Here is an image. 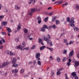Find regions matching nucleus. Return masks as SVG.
I'll return each instance as SVG.
<instances>
[{
	"instance_id": "f257e3e1",
	"label": "nucleus",
	"mask_w": 79,
	"mask_h": 79,
	"mask_svg": "<svg viewBox=\"0 0 79 79\" xmlns=\"http://www.w3.org/2000/svg\"><path fill=\"white\" fill-rule=\"evenodd\" d=\"M26 46V43L25 42H23L22 43V46L21 47V45H19L18 46L16 47V48H17L16 49H20V50H23V48L25 47Z\"/></svg>"
},
{
	"instance_id": "f03ea898",
	"label": "nucleus",
	"mask_w": 79,
	"mask_h": 79,
	"mask_svg": "<svg viewBox=\"0 0 79 79\" xmlns=\"http://www.w3.org/2000/svg\"><path fill=\"white\" fill-rule=\"evenodd\" d=\"M74 23V18L72 17L71 18V20L69 22V25L72 27H73L74 26V24H73Z\"/></svg>"
},
{
	"instance_id": "7ed1b4c3",
	"label": "nucleus",
	"mask_w": 79,
	"mask_h": 79,
	"mask_svg": "<svg viewBox=\"0 0 79 79\" xmlns=\"http://www.w3.org/2000/svg\"><path fill=\"white\" fill-rule=\"evenodd\" d=\"M8 64H9V62L8 61H7L5 63L4 62L2 63V65L1 66V68H4V67H5L6 65H8Z\"/></svg>"
},
{
	"instance_id": "20e7f679",
	"label": "nucleus",
	"mask_w": 79,
	"mask_h": 79,
	"mask_svg": "<svg viewBox=\"0 0 79 79\" xmlns=\"http://www.w3.org/2000/svg\"><path fill=\"white\" fill-rule=\"evenodd\" d=\"M31 12L28 15H30V16H32V12H35V9H31Z\"/></svg>"
},
{
	"instance_id": "39448f33",
	"label": "nucleus",
	"mask_w": 79,
	"mask_h": 79,
	"mask_svg": "<svg viewBox=\"0 0 79 79\" xmlns=\"http://www.w3.org/2000/svg\"><path fill=\"white\" fill-rule=\"evenodd\" d=\"M6 28H7V29L8 35V36H10V33H11V30L10 28L6 27Z\"/></svg>"
},
{
	"instance_id": "423d86ee",
	"label": "nucleus",
	"mask_w": 79,
	"mask_h": 79,
	"mask_svg": "<svg viewBox=\"0 0 79 79\" xmlns=\"http://www.w3.org/2000/svg\"><path fill=\"white\" fill-rule=\"evenodd\" d=\"M43 39L44 40H45V41H46L47 42H48V40H48V38L47 37V35L46 36H44L43 37Z\"/></svg>"
},
{
	"instance_id": "0eeeda50",
	"label": "nucleus",
	"mask_w": 79,
	"mask_h": 79,
	"mask_svg": "<svg viewBox=\"0 0 79 79\" xmlns=\"http://www.w3.org/2000/svg\"><path fill=\"white\" fill-rule=\"evenodd\" d=\"M48 44H50V47H52L53 46V44H52V42L50 40H49L48 42H47Z\"/></svg>"
},
{
	"instance_id": "6e6552de",
	"label": "nucleus",
	"mask_w": 79,
	"mask_h": 79,
	"mask_svg": "<svg viewBox=\"0 0 79 79\" xmlns=\"http://www.w3.org/2000/svg\"><path fill=\"white\" fill-rule=\"evenodd\" d=\"M69 56H73V55H74V50H72L70 53H69Z\"/></svg>"
},
{
	"instance_id": "1a4fd4ad",
	"label": "nucleus",
	"mask_w": 79,
	"mask_h": 79,
	"mask_svg": "<svg viewBox=\"0 0 79 79\" xmlns=\"http://www.w3.org/2000/svg\"><path fill=\"white\" fill-rule=\"evenodd\" d=\"M35 0H30L29 2V4H31V3H32L33 4H34L35 3Z\"/></svg>"
},
{
	"instance_id": "9d476101",
	"label": "nucleus",
	"mask_w": 79,
	"mask_h": 79,
	"mask_svg": "<svg viewBox=\"0 0 79 79\" xmlns=\"http://www.w3.org/2000/svg\"><path fill=\"white\" fill-rule=\"evenodd\" d=\"M75 65H74V66L75 68L77 67V66H79V62L78 61H75Z\"/></svg>"
},
{
	"instance_id": "9b49d317",
	"label": "nucleus",
	"mask_w": 79,
	"mask_h": 79,
	"mask_svg": "<svg viewBox=\"0 0 79 79\" xmlns=\"http://www.w3.org/2000/svg\"><path fill=\"white\" fill-rule=\"evenodd\" d=\"M7 24V22H2L1 24V26H5Z\"/></svg>"
},
{
	"instance_id": "f8f14e48",
	"label": "nucleus",
	"mask_w": 79,
	"mask_h": 79,
	"mask_svg": "<svg viewBox=\"0 0 79 79\" xmlns=\"http://www.w3.org/2000/svg\"><path fill=\"white\" fill-rule=\"evenodd\" d=\"M23 31L24 33H25V34H27V33L28 32V30H27L26 28H24Z\"/></svg>"
},
{
	"instance_id": "ddd939ff",
	"label": "nucleus",
	"mask_w": 79,
	"mask_h": 79,
	"mask_svg": "<svg viewBox=\"0 0 79 79\" xmlns=\"http://www.w3.org/2000/svg\"><path fill=\"white\" fill-rule=\"evenodd\" d=\"M40 31H42V32H45V28L43 27L41 28L40 29Z\"/></svg>"
},
{
	"instance_id": "4468645a",
	"label": "nucleus",
	"mask_w": 79,
	"mask_h": 79,
	"mask_svg": "<svg viewBox=\"0 0 79 79\" xmlns=\"http://www.w3.org/2000/svg\"><path fill=\"white\" fill-rule=\"evenodd\" d=\"M14 67V68H16V67H18V65L15 63H14L13 65L12 66V67Z\"/></svg>"
},
{
	"instance_id": "2eb2a0df",
	"label": "nucleus",
	"mask_w": 79,
	"mask_h": 79,
	"mask_svg": "<svg viewBox=\"0 0 79 79\" xmlns=\"http://www.w3.org/2000/svg\"><path fill=\"white\" fill-rule=\"evenodd\" d=\"M40 53H37L36 54L35 57L36 58H39V57H40Z\"/></svg>"
},
{
	"instance_id": "dca6fc26",
	"label": "nucleus",
	"mask_w": 79,
	"mask_h": 79,
	"mask_svg": "<svg viewBox=\"0 0 79 79\" xmlns=\"http://www.w3.org/2000/svg\"><path fill=\"white\" fill-rule=\"evenodd\" d=\"M17 60L15 58H14L12 61V63H16V61Z\"/></svg>"
},
{
	"instance_id": "f3484780",
	"label": "nucleus",
	"mask_w": 79,
	"mask_h": 79,
	"mask_svg": "<svg viewBox=\"0 0 79 79\" xmlns=\"http://www.w3.org/2000/svg\"><path fill=\"white\" fill-rule=\"evenodd\" d=\"M45 46H42L40 48V50H44V49H45Z\"/></svg>"
},
{
	"instance_id": "a211bd4d",
	"label": "nucleus",
	"mask_w": 79,
	"mask_h": 79,
	"mask_svg": "<svg viewBox=\"0 0 79 79\" xmlns=\"http://www.w3.org/2000/svg\"><path fill=\"white\" fill-rule=\"evenodd\" d=\"M18 70L17 69H15V70H13L12 71V73H18Z\"/></svg>"
},
{
	"instance_id": "6ab92c4d",
	"label": "nucleus",
	"mask_w": 79,
	"mask_h": 79,
	"mask_svg": "<svg viewBox=\"0 0 79 79\" xmlns=\"http://www.w3.org/2000/svg\"><path fill=\"white\" fill-rule=\"evenodd\" d=\"M15 9L16 10H19L20 9V7L17 6H15Z\"/></svg>"
},
{
	"instance_id": "aec40b11",
	"label": "nucleus",
	"mask_w": 79,
	"mask_h": 79,
	"mask_svg": "<svg viewBox=\"0 0 79 79\" xmlns=\"http://www.w3.org/2000/svg\"><path fill=\"white\" fill-rule=\"evenodd\" d=\"M21 26L20 23H19V25L18 26L17 29L18 31H19L20 29H21Z\"/></svg>"
},
{
	"instance_id": "412c9836",
	"label": "nucleus",
	"mask_w": 79,
	"mask_h": 79,
	"mask_svg": "<svg viewBox=\"0 0 79 79\" xmlns=\"http://www.w3.org/2000/svg\"><path fill=\"white\" fill-rule=\"evenodd\" d=\"M56 3H58L59 4H61V3H63V1H60L58 2H55V4Z\"/></svg>"
},
{
	"instance_id": "4be33fe9",
	"label": "nucleus",
	"mask_w": 79,
	"mask_h": 79,
	"mask_svg": "<svg viewBox=\"0 0 79 79\" xmlns=\"http://www.w3.org/2000/svg\"><path fill=\"white\" fill-rule=\"evenodd\" d=\"M57 71L56 73V74L57 76H59V75H60V74H61V72H60V71H59L58 70V69H57Z\"/></svg>"
},
{
	"instance_id": "5701e85b",
	"label": "nucleus",
	"mask_w": 79,
	"mask_h": 79,
	"mask_svg": "<svg viewBox=\"0 0 79 79\" xmlns=\"http://www.w3.org/2000/svg\"><path fill=\"white\" fill-rule=\"evenodd\" d=\"M36 48V46L35 45H33L32 47L31 48V50H34Z\"/></svg>"
},
{
	"instance_id": "b1692460",
	"label": "nucleus",
	"mask_w": 79,
	"mask_h": 79,
	"mask_svg": "<svg viewBox=\"0 0 79 79\" xmlns=\"http://www.w3.org/2000/svg\"><path fill=\"white\" fill-rule=\"evenodd\" d=\"M74 29L75 32H77V31L79 30V29L77 28V27H74Z\"/></svg>"
},
{
	"instance_id": "393cba45",
	"label": "nucleus",
	"mask_w": 79,
	"mask_h": 79,
	"mask_svg": "<svg viewBox=\"0 0 79 79\" xmlns=\"http://www.w3.org/2000/svg\"><path fill=\"white\" fill-rule=\"evenodd\" d=\"M36 20L37 21H39L40 20H42V19L40 17H38L37 18H36Z\"/></svg>"
},
{
	"instance_id": "a878e982",
	"label": "nucleus",
	"mask_w": 79,
	"mask_h": 79,
	"mask_svg": "<svg viewBox=\"0 0 79 79\" xmlns=\"http://www.w3.org/2000/svg\"><path fill=\"white\" fill-rule=\"evenodd\" d=\"M52 27L53 29H56L57 28V27L55 26V24H54L52 26Z\"/></svg>"
},
{
	"instance_id": "bb28decb",
	"label": "nucleus",
	"mask_w": 79,
	"mask_h": 79,
	"mask_svg": "<svg viewBox=\"0 0 79 79\" xmlns=\"http://www.w3.org/2000/svg\"><path fill=\"white\" fill-rule=\"evenodd\" d=\"M56 24H60V21L58 20H56Z\"/></svg>"
},
{
	"instance_id": "cd10ccee",
	"label": "nucleus",
	"mask_w": 79,
	"mask_h": 79,
	"mask_svg": "<svg viewBox=\"0 0 79 79\" xmlns=\"http://www.w3.org/2000/svg\"><path fill=\"white\" fill-rule=\"evenodd\" d=\"M48 19V17H46L44 19V21L45 23L47 22V20Z\"/></svg>"
},
{
	"instance_id": "c85d7f7f",
	"label": "nucleus",
	"mask_w": 79,
	"mask_h": 79,
	"mask_svg": "<svg viewBox=\"0 0 79 79\" xmlns=\"http://www.w3.org/2000/svg\"><path fill=\"white\" fill-rule=\"evenodd\" d=\"M37 63L38 65H39V66H41V62L40 61L38 60L37 62Z\"/></svg>"
},
{
	"instance_id": "c756f323",
	"label": "nucleus",
	"mask_w": 79,
	"mask_h": 79,
	"mask_svg": "<svg viewBox=\"0 0 79 79\" xmlns=\"http://www.w3.org/2000/svg\"><path fill=\"white\" fill-rule=\"evenodd\" d=\"M29 50V48L28 47L25 48H23V50Z\"/></svg>"
},
{
	"instance_id": "7c9ffc66",
	"label": "nucleus",
	"mask_w": 79,
	"mask_h": 79,
	"mask_svg": "<svg viewBox=\"0 0 79 79\" xmlns=\"http://www.w3.org/2000/svg\"><path fill=\"white\" fill-rule=\"evenodd\" d=\"M12 52L10 51H8L7 52V54H9V55H10V56L11 55V53Z\"/></svg>"
},
{
	"instance_id": "2f4dec72",
	"label": "nucleus",
	"mask_w": 79,
	"mask_h": 79,
	"mask_svg": "<svg viewBox=\"0 0 79 79\" xmlns=\"http://www.w3.org/2000/svg\"><path fill=\"white\" fill-rule=\"evenodd\" d=\"M43 27L44 28V29H48V27H47V26L46 25H43Z\"/></svg>"
},
{
	"instance_id": "473e14b6",
	"label": "nucleus",
	"mask_w": 79,
	"mask_h": 79,
	"mask_svg": "<svg viewBox=\"0 0 79 79\" xmlns=\"http://www.w3.org/2000/svg\"><path fill=\"white\" fill-rule=\"evenodd\" d=\"M68 4V3H66L64 4H63L62 5V6H63V7H64V6H66V5H67Z\"/></svg>"
},
{
	"instance_id": "72a5a7b5",
	"label": "nucleus",
	"mask_w": 79,
	"mask_h": 79,
	"mask_svg": "<svg viewBox=\"0 0 79 79\" xmlns=\"http://www.w3.org/2000/svg\"><path fill=\"white\" fill-rule=\"evenodd\" d=\"M47 48H48V49H49V50H50V51H51V52H52V51H53V49L52 48H49L48 47H47Z\"/></svg>"
},
{
	"instance_id": "f704fd0d",
	"label": "nucleus",
	"mask_w": 79,
	"mask_h": 79,
	"mask_svg": "<svg viewBox=\"0 0 79 79\" xmlns=\"http://www.w3.org/2000/svg\"><path fill=\"white\" fill-rule=\"evenodd\" d=\"M57 61H58V62H60V61H61V59H60V58L57 57Z\"/></svg>"
},
{
	"instance_id": "c9c22d12",
	"label": "nucleus",
	"mask_w": 79,
	"mask_h": 79,
	"mask_svg": "<svg viewBox=\"0 0 79 79\" xmlns=\"http://www.w3.org/2000/svg\"><path fill=\"white\" fill-rule=\"evenodd\" d=\"M76 8L77 10H79V6L78 5H76Z\"/></svg>"
},
{
	"instance_id": "e433bc0d",
	"label": "nucleus",
	"mask_w": 79,
	"mask_h": 79,
	"mask_svg": "<svg viewBox=\"0 0 79 79\" xmlns=\"http://www.w3.org/2000/svg\"><path fill=\"white\" fill-rule=\"evenodd\" d=\"M51 74L52 76H54L55 75V73H54L53 72H52L51 73Z\"/></svg>"
},
{
	"instance_id": "4c0bfd02",
	"label": "nucleus",
	"mask_w": 79,
	"mask_h": 79,
	"mask_svg": "<svg viewBox=\"0 0 79 79\" xmlns=\"http://www.w3.org/2000/svg\"><path fill=\"white\" fill-rule=\"evenodd\" d=\"M63 53L64 54H66V53H67V50H66L65 49H64V50Z\"/></svg>"
},
{
	"instance_id": "58836bf2",
	"label": "nucleus",
	"mask_w": 79,
	"mask_h": 79,
	"mask_svg": "<svg viewBox=\"0 0 79 79\" xmlns=\"http://www.w3.org/2000/svg\"><path fill=\"white\" fill-rule=\"evenodd\" d=\"M63 41L64 42V43H67V42H68V40H67L66 39H64Z\"/></svg>"
},
{
	"instance_id": "ea45409f",
	"label": "nucleus",
	"mask_w": 79,
	"mask_h": 79,
	"mask_svg": "<svg viewBox=\"0 0 79 79\" xmlns=\"http://www.w3.org/2000/svg\"><path fill=\"white\" fill-rule=\"evenodd\" d=\"M46 37H47L48 38V37L49 39H51V36H50V35H46Z\"/></svg>"
},
{
	"instance_id": "a19ab883",
	"label": "nucleus",
	"mask_w": 79,
	"mask_h": 79,
	"mask_svg": "<svg viewBox=\"0 0 79 79\" xmlns=\"http://www.w3.org/2000/svg\"><path fill=\"white\" fill-rule=\"evenodd\" d=\"M3 18H4V15L0 16V19H2Z\"/></svg>"
},
{
	"instance_id": "79ce46f5",
	"label": "nucleus",
	"mask_w": 79,
	"mask_h": 79,
	"mask_svg": "<svg viewBox=\"0 0 79 79\" xmlns=\"http://www.w3.org/2000/svg\"><path fill=\"white\" fill-rule=\"evenodd\" d=\"M67 20L68 21V22H69V21H70V18L68 17L67 18Z\"/></svg>"
},
{
	"instance_id": "37998d69",
	"label": "nucleus",
	"mask_w": 79,
	"mask_h": 79,
	"mask_svg": "<svg viewBox=\"0 0 79 79\" xmlns=\"http://www.w3.org/2000/svg\"><path fill=\"white\" fill-rule=\"evenodd\" d=\"M71 65V63L69 62H68L67 63V65L68 66H69L70 65Z\"/></svg>"
},
{
	"instance_id": "c03bdc74",
	"label": "nucleus",
	"mask_w": 79,
	"mask_h": 79,
	"mask_svg": "<svg viewBox=\"0 0 79 79\" xmlns=\"http://www.w3.org/2000/svg\"><path fill=\"white\" fill-rule=\"evenodd\" d=\"M42 42V40L41 39H40L39 40V43H40V42Z\"/></svg>"
},
{
	"instance_id": "a18cd8bd",
	"label": "nucleus",
	"mask_w": 79,
	"mask_h": 79,
	"mask_svg": "<svg viewBox=\"0 0 79 79\" xmlns=\"http://www.w3.org/2000/svg\"><path fill=\"white\" fill-rule=\"evenodd\" d=\"M21 72L22 73H23L24 72V70L23 69H22L21 70Z\"/></svg>"
},
{
	"instance_id": "49530a36",
	"label": "nucleus",
	"mask_w": 79,
	"mask_h": 79,
	"mask_svg": "<svg viewBox=\"0 0 79 79\" xmlns=\"http://www.w3.org/2000/svg\"><path fill=\"white\" fill-rule=\"evenodd\" d=\"M41 23H42V20H38V24H40Z\"/></svg>"
},
{
	"instance_id": "de8ad7c7",
	"label": "nucleus",
	"mask_w": 79,
	"mask_h": 79,
	"mask_svg": "<svg viewBox=\"0 0 79 79\" xmlns=\"http://www.w3.org/2000/svg\"><path fill=\"white\" fill-rule=\"evenodd\" d=\"M33 65H35V63H36V61L35 60H34L33 61Z\"/></svg>"
},
{
	"instance_id": "09e8293b",
	"label": "nucleus",
	"mask_w": 79,
	"mask_h": 79,
	"mask_svg": "<svg viewBox=\"0 0 79 79\" xmlns=\"http://www.w3.org/2000/svg\"><path fill=\"white\" fill-rule=\"evenodd\" d=\"M14 55H15V53L13 52H11V54L10 55V56H14Z\"/></svg>"
},
{
	"instance_id": "8fccbe9b",
	"label": "nucleus",
	"mask_w": 79,
	"mask_h": 79,
	"mask_svg": "<svg viewBox=\"0 0 79 79\" xmlns=\"http://www.w3.org/2000/svg\"><path fill=\"white\" fill-rule=\"evenodd\" d=\"M74 43V41H70L69 43V45H71L72 44H73Z\"/></svg>"
},
{
	"instance_id": "3c124183",
	"label": "nucleus",
	"mask_w": 79,
	"mask_h": 79,
	"mask_svg": "<svg viewBox=\"0 0 79 79\" xmlns=\"http://www.w3.org/2000/svg\"><path fill=\"white\" fill-rule=\"evenodd\" d=\"M15 41L16 42H19V38H17L15 39Z\"/></svg>"
},
{
	"instance_id": "603ef678",
	"label": "nucleus",
	"mask_w": 79,
	"mask_h": 79,
	"mask_svg": "<svg viewBox=\"0 0 79 79\" xmlns=\"http://www.w3.org/2000/svg\"><path fill=\"white\" fill-rule=\"evenodd\" d=\"M55 18L53 17V18H52V22H55Z\"/></svg>"
},
{
	"instance_id": "864d4df0",
	"label": "nucleus",
	"mask_w": 79,
	"mask_h": 79,
	"mask_svg": "<svg viewBox=\"0 0 79 79\" xmlns=\"http://www.w3.org/2000/svg\"><path fill=\"white\" fill-rule=\"evenodd\" d=\"M58 70L60 71H63V68H60L59 69H58Z\"/></svg>"
},
{
	"instance_id": "5fc2aeb1",
	"label": "nucleus",
	"mask_w": 79,
	"mask_h": 79,
	"mask_svg": "<svg viewBox=\"0 0 79 79\" xmlns=\"http://www.w3.org/2000/svg\"><path fill=\"white\" fill-rule=\"evenodd\" d=\"M35 11H40V9H35Z\"/></svg>"
},
{
	"instance_id": "6e6d98bb",
	"label": "nucleus",
	"mask_w": 79,
	"mask_h": 79,
	"mask_svg": "<svg viewBox=\"0 0 79 79\" xmlns=\"http://www.w3.org/2000/svg\"><path fill=\"white\" fill-rule=\"evenodd\" d=\"M66 58L65 57L63 58V61H66Z\"/></svg>"
},
{
	"instance_id": "4d7b16f0",
	"label": "nucleus",
	"mask_w": 79,
	"mask_h": 79,
	"mask_svg": "<svg viewBox=\"0 0 79 79\" xmlns=\"http://www.w3.org/2000/svg\"><path fill=\"white\" fill-rule=\"evenodd\" d=\"M2 42H3V43H4V44H5V40H4L3 39H2Z\"/></svg>"
},
{
	"instance_id": "13d9d810",
	"label": "nucleus",
	"mask_w": 79,
	"mask_h": 79,
	"mask_svg": "<svg viewBox=\"0 0 79 79\" xmlns=\"http://www.w3.org/2000/svg\"><path fill=\"white\" fill-rule=\"evenodd\" d=\"M2 35H5V34H6V32H2Z\"/></svg>"
},
{
	"instance_id": "bf43d9fd",
	"label": "nucleus",
	"mask_w": 79,
	"mask_h": 79,
	"mask_svg": "<svg viewBox=\"0 0 79 79\" xmlns=\"http://www.w3.org/2000/svg\"><path fill=\"white\" fill-rule=\"evenodd\" d=\"M52 15H53V12H50L49 14V15L50 16Z\"/></svg>"
},
{
	"instance_id": "052dcab7",
	"label": "nucleus",
	"mask_w": 79,
	"mask_h": 79,
	"mask_svg": "<svg viewBox=\"0 0 79 79\" xmlns=\"http://www.w3.org/2000/svg\"><path fill=\"white\" fill-rule=\"evenodd\" d=\"M2 4H0V10H1V9L2 8Z\"/></svg>"
},
{
	"instance_id": "680f3d73",
	"label": "nucleus",
	"mask_w": 79,
	"mask_h": 79,
	"mask_svg": "<svg viewBox=\"0 0 79 79\" xmlns=\"http://www.w3.org/2000/svg\"><path fill=\"white\" fill-rule=\"evenodd\" d=\"M3 44V43L2 42V41L0 40V45H2V44Z\"/></svg>"
},
{
	"instance_id": "e2e57ef3",
	"label": "nucleus",
	"mask_w": 79,
	"mask_h": 79,
	"mask_svg": "<svg viewBox=\"0 0 79 79\" xmlns=\"http://www.w3.org/2000/svg\"><path fill=\"white\" fill-rule=\"evenodd\" d=\"M32 61H30L29 63V64H32Z\"/></svg>"
},
{
	"instance_id": "0e129e2a",
	"label": "nucleus",
	"mask_w": 79,
	"mask_h": 79,
	"mask_svg": "<svg viewBox=\"0 0 79 79\" xmlns=\"http://www.w3.org/2000/svg\"><path fill=\"white\" fill-rule=\"evenodd\" d=\"M37 60L38 61H39L40 60V59L39 58H36Z\"/></svg>"
},
{
	"instance_id": "69168bd1",
	"label": "nucleus",
	"mask_w": 79,
	"mask_h": 79,
	"mask_svg": "<svg viewBox=\"0 0 79 79\" xmlns=\"http://www.w3.org/2000/svg\"><path fill=\"white\" fill-rule=\"evenodd\" d=\"M3 46H2L0 47V49H2L3 48Z\"/></svg>"
},
{
	"instance_id": "338daca9",
	"label": "nucleus",
	"mask_w": 79,
	"mask_h": 79,
	"mask_svg": "<svg viewBox=\"0 0 79 79\" xmlns=\"http://www.w3.org/2000/svg\"><path fill=\"white\" fill-rule=\"evenodd\" d=\"M51 9H52V8L50 7H48V10H51Z\"/></svg>"
},
{
	"instance_id": "774afa93",
	"label": "nucleus",
	"mask_w": 79,
	"mask_h": 79,
	"mask_svg": "<svg viewBox=\"0 0 79 79\" xmlns=\"http://www.w3.org/2000/svg\"><path fill=\"white\" fill-rule=\"evenodd\" d=\"M77 56L78 58H79V53L77 55Z\"/></svg>"
}]
</instances>
